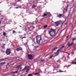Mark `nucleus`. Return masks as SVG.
I'll return each instance as SVG.
<instances>
[{"mask_svg":"<svg viewBox=\"0 0 76 76\" xmlns=\"http://www.w3.org/2000/svg\"><path fill=\"white\" fill-rule=\"evenodd\" d=\"M18 71H15V72L12 71V72H11V73H18Z\"/></svg>","mask_w":76,"mask_h":76,"instance_id":"13","label":"nucleus"},{"mask_svg":"<svg viewBox=\"0 0 76 76\" xmlns=\"http://www.w3.org/2000/svg\"><path fill=\"white\" fill-rule=\"evenodd\" d=\"M64 48V46H62L61 48H60V49L58 50L57 52V53H55V54H56V56H58V54H59V51H60V50H61V48Z\"/></svg>","mask_w":76,"mask_h":76,"instance_id":"4","label":"nucleus"},{"mask_svg":"<svg viewBox=\"0 0 76 76\" xmlns=\"http://www.w3.org/2000/svg\"><path fill=\"white\" fill-rule=\"evenodd\" d=\"M5 20H7V18H5Z\"/></svg>","mask_w":76,"mask_h":76,"instance_id":"37","label":"nucleus"},{"mask_svg":"<svg viewBox=\"0 0 76 76\" xmlns=\"http://www.w3.org/2000/svg\"><path fill=\"white\" fill-rule=\"evenodd\" d=\"M68 7H69V6L67 5L66 7V9H64V13H65V12H67V9H68Z\"/></svg>","mask_w":76,"mask_h":76,"instance_id":"8","label":"nucleus"},{"mask_svg":"<svg viewBox=\"0 0 76 76\" xmlns=\"http://www.w3.org/2000/svg\"><path fill=\"white\" fill-rule=\"evenodd\" d=\"M26 38V37H22V39H23V38Z\"/></svg>","mask_w":76,"mask_h":76,"instance_id":"26","label":"nucleus"},{"mask_svg":"<svg viewBox=\"0 0 76 76\" xmlns=\"http://www.w3.org/2000/svg\"><path fill=\"white\" fill-rule=\"evenodd\" d=\"M40 62H43V61H44V59H40Z\"/></svg>","mask_w":76,"mask_h":76,"instance_id":"18","label":"nucleus"},{"mask_svg":"<svg viewBox=\"0 0 76 76\" xmlns=\"http://www.w3.org/2000/svg\"><path fill=\"white\" fill-rule=\"evenodd\" d=\"M75 39H76V38H73L72 39V41H75Z\"/></svg>","mask_w":76,"mask_h":76,"instance_id":"21","label":"nucleus"},{"mask_svg":"<svg viewBox=\"0 0 76 76\" xmlns=\"http://www.w3.org/2000/svg\"><path fill=\"white\" fill-rule=\"evenodd\" d=\"M36 19H37V18H36Z\"/></svg>","mask_w":76,"mask_h":76,"instance_id":"44","label":"nucleus"},{"mask_svg":"<svg viewBox=\"0 0 76 76\" xmlns=\"http://www.w3.org/2000/svg\"><path fill=\"white\" fill-rule=\"evenodd\" d=\"M16 51L18 52L20 50H22V48L19 47V48H17L16 49Z\"/></svg>","mask_w":76,"mask_h":76,"instance_id":"9","label":"nucleus"},{"mask_svg":"<svg viewBox=\"0 0 76 76\" xmlns=\"http://www.w3.org/2000/svg\"><path fill=\"white\" fill-rule=\"evenodd\" d=\"M54 23H55V25L56 26H58L59 25H60V23H61L60 22V21H57L56 22H54Z\"/></svg>","mask_w":76,"mask_h":76,"instance_id":"5","label":"nucleus"},{"mask_svg":"<svg viewBox=\"0 0 76 76\" xmlns=\"http://www.w3.org/2000/svg\"><path fill=\"white\" fill-rule=\"evenodd\" d=\"M1 23V21L0 20V24Z\"/></svg>","mask_w":76,"mask_h":76,"instance_id":"40","label":"nucleus"},{"mask_svg":"<svg viewBox=\"0 0 76 76\" xmlns=\"http://www.w3.org/2000/svg\"><path fill=\"white\" fill-rule=\"evenodd\" d=\"M66 37L67 38H69V36H66Z\"/></svg>","mask_w":76,"mask_h":76,"instance_id":"34","label":"nucleus"},{"mask_svg":"<svg viewBox=\"0 0 76 76\" xmlns=\"http://www.w3.org/2000/svg\"><path fill=\"white\" fill-rule=\"evenodd\" d=\"M70 66H71V65H68L67 66V67H70Z\"/></svg>","mask_w":76,"mask_h":76,"instance_id":"30","label":"nucleus"},{"mask_svg":"<svg viewBox=\"0 0 76 76\" xmlns=\"http://www.w3.org/2000/svg\"><path fill=\"white\" fill-rule=\"evenodd\" d=\"M36 38V41L37 44H39V43H40V41H41V40L42 39L41 36H38Z\"/></svg>","mask_w":76,"mask_h":76,"instance_id":"2","label":"nucleus"},{"mask_svg":"<svg viewBox=\"0 0 76 76\" xmlns=\"http://www.w3.org/2000/svg\"><path fill=\"white\" fill-rule=\"evenodd\" d=\"M75 0H72V1H73Z\"/></svg>","mask_w":76,"mask_h":76,"instance_id":"41","label":"nucleus"},{"mask_svg":"<svg viewBox=\"0 0 76 76\" xmlns=\"http://www.w3.org/2000/svg\"><path fill=\"white\" fill-rule=\"evenodd\" d=\"M6 64V63H5V62H4L3 63H0V65H2L3 64Z\"/></svg>","mask_w":76,"mask_h":76,"instance_id":"15","label":"nucleus"},{"mask_svg":"<svg viewBox=\"0 0 76 76\" xmlns=\"http://www.w3.org/2000/svg\"><path fill=\"white\" fill-rule=\"evenodd\" d=\"M50 15V13L49 12H48L47 13V14H45V13H44L43 16V17H44L45 16H47V15Z\"/></svg>","mask_w":76,"mask_h":76,"instance_id":"10","label":"nucleus"},{"mask_svg":"<svg viewBox=\"0 0 76 76\" xmlns=\"http://www.w3.org/2000/svg\"><path fill=\"white\" fill-rule=\"evenodd\" d=\"M58 17L59 18H61V16H62V14H60L57 15Z\"/></svg>","mask_w":76,"mask_h":76,"instance_id":"11","label":"nucleus"},{"mask_svg":"<svg viewBox=\"0 0 76 76\" xmlns=\"http://www.w3.org/2000/svg\"><path fill=\"white\" fill-rule=\"evenodd\" d=\"M26 72H29V67L28 68H26Z\"/></svg>","mask_w":76,"mask_h":76,"instance_id":"12","label":"nucleus"},{"mask_svg":"<svg viewBox=\"0 0 76 76\" xmlns=\"http://www.w3.org/2000/svg\"><path fill=\"white\" fill-rule=\"evenodd\" d=\"M68 55H69V54H68Z\"/></svg>","mask_w":76,"mask_h":76,"instance_id":"45","label":"nucleus"},{"mask_svg":"<svg viewBox=\"0 0 76 76\" xmlns=\"http://www.w3.org/2000/svg\"><path fill=\"white\" fill-rule=\"evenodd\" d=\"M18 1H20V0H18Z\"/></svg>","mask_w":76,"mask_h":76,"instance_id":"43","label":"nucleus"},{"mask_svg":"<svg viewBox=\"0 0 76 76\" xmlns=\"http://www.w3.org/2000/svg\"><path fill=\"white\" fill-rule=\"evenodd\" d=\"M23 35L26 36V34H24Z\"/></svg>","mask_w":76,"mask_h":76,"instance_id":"36","label":"nucleus"},{"mask_svg":"<svg viewBox=\"0 0 76 76\" xmlns=\"http://www.w3.org/2000/svg\"><path fill=\"white\" fill-rule=\"evenodd\" d=\"M6 54L7 55H10L11 53V50L10 49H7L6 51Z\"/></svg>","mask_w":76,"mask_h":76,"instance_id":"3","label":"nucleus"},{"mask_svg":"<svg viewBox=\"0 0 76 76\" xmlns=\"http://www.w3.org/2000/svg\"><path fill=\"white\" fill-rule=\"evenodd\" d=\"M3 45H6V44H3Z\"/></svg>","mask_w":76,"mask_h":76,"instance_id":"38","label":"nucleus"},{"mask_svg":"<svg viewBox=\"0 0 76 76\" xmlns=\"http://www.w3.org/2000/svg\"><path fill=\"white\" fill-rule=\"evenodd\" d=\"M13 33L14 34V33H15L16 32V31H15V30L12 31Z\"/></svg>","mask_w":76,"mask_h":76,"instance_id":"24","label":"nucleus"},{"mask_svg":"<svg viewBox=\"0 0 76 76\" xmlns=\"http://www.w3.org/2000/svg\"><path fill=\"white\" fill-rule=\"evenodd\" d=\"M53 55L51 56H50V57L49 58H52V57H53Z\"/></svg>","mask_w":76,"mask_h":76,"instance_id":"22","label":"nucleus"},{"mask_svg":"<svg viewBox=\"0 0 76 76\" xmlns=\"http://www.w3.org/2000/svg\"><path fill=\"white\" fill-rule=\"evenodd\" d=\"M27 66H25V68L24 69H23V70H25V69H26V68H27Z\"/></svg>","mask_w":76,"mask_h":76,"instance_id":"28","label":"nucleus"},{"mask_svg":"<svg viewBox=\"0 0 76 76\" xmlns=\"http://www.w3.org/2000/svg\"><path fill=\"white\" fill-rule=\"evenodd\" d=\"M20 69H22V67H21L20 68Z\"/></svg>","mask_w":76,"mask_h":76,"instance_id":"39","label":"nucleus"},{"mask_svg":"<svg viewBox=\"0 0 76 76\" xmlns=\"http://www.w3.org/2000/svg\"><path fill=\"white\" fill-rule=\"evenodd\" d=\"M35 7H36V6H35V5H33L32 7H33V8H35Z\"/></svg>","mask_w":76,"mask_h":76,"instance_id":"20","label":"nucleus"},{"mask_svg":"<svg viewBox=\"0 0 76 76\" xmlns=\"http://www.w3.org/2000/svg\"><path fill=\"white\" fill-rule=\"evenodd\" d=\"M70 44V42H68V43H67V45H68V46H69V47H70V46H72V45H73V44H74V43L73 42H72L71 43V44Z\"/></svg>","mask_w":76,"mask_h":76,"instance_id":"6","label":"nucleus"},{"mask_svg":"<svg viewBox=\"0 0 76 76\" xmlns=\"http://www.w3.org/2000/svg\"><path fill=\"white\" fill-rule=\"evenodd\" d=\"M3 35L4 36H6V32H4L3 33Z\"/></svg>","mask_w":76,"mask_h":76,"instance_id":"16","label":"nucleus"},{"mask_svg":"<svg viewBox=\"0 0 76 76\" xmlns=\"http://www.w3.org/2000/svg\"><path fill=\"white\" fill-rule=\"evenodd\" d=\"M48 34L51 37H54L56 35V29L51 28L50 31H48Z\"/></svg>","mask_w":76,"mask_h":76,"instance_id":"1","label":"nucleus"},{"mask_svg":"<svg viewBox=\"0 0 76 76\" xmlns=\"http://www.w3.org/2000/svg\"><path fill=\"white\" fill-rule=\"evenodd\" d=\"M33 75L32 74H28V76H32Z\"/></svg>","mask_w":76,"mask_h":76,"instance_id":"19","label":"nucleus"},{"mask_svg":"<svg viewBox=\"0 0 76 76\" xmlns=\"http://www.w3.org/2000/svg\"><path fill=\"white\" fill-rule=\"evenodd\" d=\"M8 64V65H9V64L8 63V64Z\"/></svg>","mask_w":76,"mask_h":76,"instance_id":"42","label":"nucleus"},{"mask_svg":"<svg viewBox=\"0 0 76 76\" xmlns=\"http://www.w3.org/2000/svg\"><path fill=\"white\" fill-rule=\"evenodd\" d=\"M28 58L29 59L32 60L33 59V57L31 55H28Z\"/></svg>","mask_w":76,"mask_h":76,"instance_id":"7","label":"nucleus"},{"mask_svg":"<svg viewBox=\"0 0 76 76\" xmlns=\"http://www.w3.org/2000/svg\"><path fill=\"white\" fill-rule=\"evenodd\" d=\"M59 72H63V71H61V70H59Z\"/></svg>","mask_w":76,"mask_h":76,"instance_id":"25","label":"nucleus"},{"mask_svg":"<svg viewBox=\"0 0 76 76\" xmlns=\"http://www.w3.org/2000/svg\"><path fill=\"white\" fill-rule=\"evenodd\" d=\"M19 66H20L18 65V66H17L16 67V68H18V67H19Z\"/></svg>","mask_w":76,"mask_h":76,"instance_id":"27","label":"nucleus"},{"mask_svg":"<svg viewBox=\"0 0 76 76\" xmlns=\"http://www.w3.org/2000/svg\"><path fill=\"white\" fill-rule=\"evenodd\" d=\"M65 24V25H67V23H66Z\"/></svg>","mask_w":76,"mask_h":76,"instance_id":"32","label":"nucleus"},{"mask_svg":"<svg viewBox=\"0 0 76 76\" xmlns=\"http://www.w3.org/2000/svg\"><path fill=\"white\" fill-rule=\"evenodd\" d=\"M38 73H37V72H36L35 73V75H38Z\"/></svg>","mask_w":76,"mask_h":76,"instance_id":"23","label":"nucleus"},{"mask_svg":"<svg viewBox=\"0 0 76 76\" xmlns=\"http://www.w3.org/2000/svg\"><path fill=\"white\" fill-rule=\"evenodd\" d=\"M12 76H15V74H13Z\"/></svg>","mask_w":76,"mask_h":76,"instance_id":"31","label":"nucleus"},{"mask_svg":"<svg viewBox=\"0 0 76 76\" xmlns=\"http://www.w3.org/2000/svg\"><path fill=\"white\" fill-rule=\"evenodd\" d=\"M74 64H76V62H74Z\"/></svg>","mask_w":76,"mask_h":76,"instance_id":"33","label":"nucleus"},{"mask_svg":"<svg viewBox=\"0 0 76 76\" xmlns=\"http://www.w3.org/2000/svg\"><path fill=\"white\" fill-rule=\"evenodd\" d=\"M18 8H19V7H16V9H18Z\"/></svg>","mask_w":76,"mask_h":76,"instance_id":"35","label":"nucleus"},{"mask_svg":"<svg viewBox=\"0 0 76 76\" xmlns=\"http://www.w3.org/2000/svg\"><path fill=\"white\" fill-rule=\"evenodd\" d=\"M72 64H75V62H72Z\"/></svg>","mask_w":76,"mask_h":76,"instance_id":"29","label":"nucleus"},{"mask_svg":"<svg viewBox=\"0 0 76 76\" xmlns=\"http://www.w3.org/2000/svg\"><path fill=\"white\" fill-rule=\"evenodd\" d=\"M57 47H56L54 48L53 49H52V51H54V50H57Z\"/></svg>","mask_w":76,"mask_h":76,"instance_id":"14","label":"nucleus"},{"mask_svg":"<svg viewBox=\"0 0 76 76\" xmlns=\"http://www.w3.org/2000/svg\"><path fill=\"white\" fill-rule=\"evenodd\" d=\"M47 26H48L47 25H45L43 26V28H47Z\"/></svg>","mask_w":76,"mask_h":76,"instance_id":"17","label":"nucleus"}]
</instances>
